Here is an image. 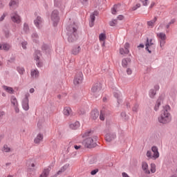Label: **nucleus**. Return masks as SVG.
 <instances>
[{"label": "nucleus", "instance_id": "obj_1", "mask_svg": "<svg viewBox=\"0 0 177 177\" xmlns=\"http://www.w3.org/2000/svg\"><path fill=\"white\" fill-rule=\"evenodd\" d=\"M82 138H85L82 142V145L86 149H93V147H96L97 144V136L93 134V132L91 131H87L82 134Z\"/></svg>", "mask_w": 177, "mask_h": 177}, {"label": "nucleus", "instance_id": "obj_2", "mask_svg": "<svg viewBox=\"0 0 177 177\" xmlns=\"http://www.w3.org/2000/svg\"><path fill=\"white\" fill-rule=\"evenodd\" d=\"M171 107L169 105L163 106V109L158 119L160 124H169V122H171L172 118L171 117V113H169Z\"/></svg>", "mask_w": 177, "mask_h": 177}, {"label": "nucleus", "instance_id": "obj_3", "mask_svg": "<svg viewBox=\"0 0 177 177\" xmlns=\"http://www.w3.org/2000/svg\"><path fill=\"white\" fill-rule=\"evenodd\" d=\"M102 84L100 83H95L93 84V87L91 88V92L95 97H97V96H100L102 94Z\"/></svg>", "mask_w": 177, "mask_h": 177}, {"label": "nucleus", "instance_id": "obj_4", "mask_svg": "<svg viewBox=\"0 0 177 177\" xmlns=\"http://www.w3.org/2000/svg\"><path fill=\"white\" fill-rule=\"evenodd\" d=\"M10 19L11 21L15 24H20L21 23V17L19 16L17 11H14L10 14Z\"/></svg>", "mask_w": 177, "mask_h": 177}, {"label": "nucleus", "instance_id": "obj_5", "mask_svg": "<svg viewBox=\"0 0 177 177\" xmlns=\"http://www.w3.org/2000/svg\"><path fill=\"white\" fill-rule=\"evenodd\" d=\"M28 97H30V94L26 93L25 95V97L22 100L21 102L22 109H24L25 111H28V110H30V105H28Z\"/></svg>", "mask_w": 177, "mask_h": 177}, {"label": "nucleus", "instance_id": "obj_6", "mask_svg": "<svg viewBox=\"0 0 177 177\" xmlns=\"http://www.w3.org/2000/svg\"><path fill=\"white\" fill-rule=\"evenodd\" d=\"M82 81H84V75L82 72H78L75 76L73 83L75 85H80V84H82Z\"/></svg>", "mask_w": 177, "mask_h": 177}, {"label": "nucleus", "instance_id": "obj_7", "mask_svg": "<svg viewBox=\"0 0 177 177\" xmlns=\"http://www.w3.org/2000/svg\"><path fill=\"white\" fill-rule=\"evenodd\" d=\"M157 37L159 38L160 46L162 48L165 45V39H167V35L165 33L160 32L157 33Z\"/></svg>", "mask_w": 177, "mask_h": 177}, {"label": "nucleus", "instance_id": "obj_8", "mask_svg": "<svg viewBox=\"0 0 177 177\" xmlns=\"http://www.w3.org/2000/svg\"><path fill=\"white\" fill-rule=\"evenodd\" d=\"M11 104L15 109V113H19L20 109H19V102H17V98L15 96H12L10 98Z\"/></svg>", "mask_w": 177, "mask_h": 177}, {"label": "nucleus", "instance_id": "obj_9", "mask_svg": "<svg viewBox=\"0 0 177 177\" xmlns=\"http://www.w3.org/2000/svg\"><path fill=\"white\" fill-rule=\"evenodd\" d=\"M153 49H154V42H153V39H149V38H147L146 44V50L149 52V53H151Z\"/></svg>", "mask_w": 177, "mask_h": 177}, {"label": "nucleus", "instance_id": "obj_10", "mask_svg": "<svg viewBox=\"0 0 177 177\" xmlns=\"http://www.w3.org/2000/svg\"><path fill=\"white\" fill-rule=\"evenodd\" d=\"M51 19L53 21V26H56L59 21V12L57 10L53 11Z\"/></svg>", "mask_w": 177, "mask_h": 177}, {"label": "nucleus", "instance_id": "obj_11", "mask_svg": "<svg viewBox=\"0 0 177 177\" xmlns=\"http://www.w3.org/2000/svg\"><path fill=\"white\" fill-rule=\"evenodd\" d=\"M77 31V29L75 28H72L71 32L73 34L70 35L68 38V42H74V41H77V37L74 32Z\"/></svg>", "mask_w": 177, "mask_h": 177}, {"label": "nucleus", "instance_id": "obj_12", "mask_svg": "<svg viewBox=\"0 0 177 177\" xmlns=\"http://www.w3.org/2000/svg\"><path fill=\"white\" fill-rule=\"evenodd\" d=\"M63 114L65 117H68L73 114V110L70 106H65L63 110Z\"/></svg>", "mask_w": 177, "mask_h": 177}, {"label": "nucleus", "instance_id": "obj_13", "mask_svg": "<svg viewBox=\"0 0 177 177\" xmlns=\"http://www.w3.org/2000/svg\"><path fill=\"white\" fill-rule=\"evenodd\" d=\"M151 151L153 153V159L156 160L160 157V153L158 152V148L157 147H151Z\"/></svg>", "mask_w": 177, "mask_h": 177}, {"label": "nucleus", "instance_id": "obj_14", "mask_svg": "<svg viewBox=\"0 0 177 177\" xmlns=\"http://www.w3.org/2000/svg\"><path fill=\"white\" fill-rule=\"evenodd\" d=\"M115 138H117V136L115 133H108L105 136L106 142H111V140H114Z\"/></svg>", "mask_w": 177, "mask_h": 177}, {"label": "nucleus", "instance_id": "obj_15", "mask_svg": "<svg viewBox=\"0 0 177 177\" xmlns=\"http://www.w3.org/2000/svg\"><path fill=\"white\" fill-rule=\"evenodd\" d=\"M99 118V111L94 109L91 113V118L92 120H97Z\"/></svg>", "mask_w": 177, "mask_h": 177}, {"label": "nucleus", "instance_id": "obj_16", "mask_svg": "<svg viewBox=\"0 0 177 177\" xmlns=\"http://www.w3.org/2000/svg\"><path fill=\"white\" fill-rule=\"evenodd\" d=\"M81 52V46H76L73 48L71 50V54L74 55L75 56H77Z\"/></svg>", "mask_w": 177, "mask_h": 177}, {"label": "nucleus", "instance_id": "obj_17", "mask_svg": "<svg viewBox=\"0 0 177 177\" xmlns=\"http://www.w3.org/2000/svg\"><path fill=\"white\" fill-rule=\"evenodd\" d=\"M42 140H44V135L42 133H39L35 138L34 142L36 145H39V142H42Z\"/></svg>", "mask_w": 177, "mask_h": 177}, {"label": "nucleus", "instance_id": "obj_18", "mask_svg": "<svg viewBox=\"0 0 177 177\" xmlns=\"http://www.w3.org/2000/svg\"><path fill=\"white\" fill-rule=\"evenodd\" d=\"M35 25L37 28H39L41 27V24H42V18L41 17L37 16V18L34 20Z\"/></svg>", "mask_w": 177, "mask_h": 177}, {"label": "nucleus", "instance_id": "obj_19", "mask_svg": "<svg viewBox=\"0 0 177 177\" xmlns=\"http://www.w3.org/2000/svg\"><path fill=\"white\" fill-rule=\"evenodd\" d=\"M9 6L12 9H16L19 6V1L17 0H11Z\"/></svg>", "mask_w": 177, "mask_h": 177}, {"label": "nucleus", "instance_id": "obj_20", "mask_svg": "<svg viewBox=\"0 0 177 177\" xmlns=\"http://www.w3.org/2000/svg\"><path fill=\"white\" fill-rule=\"evenodd\" d=\"M142 169L145 174H150V170L149 169V165L146 162H143L142 164Z\"/></svg>", "mask_w": 177, "mask_h": 177}, {"label": "nucleus", "instance_id": "obj_21", "mask_svg": "<svg viewBox=\"0 0 177 177\" xmlns=\"http://www.w3.org/2000/svg\"><path fill=\"white\" fill-rule=\"evenodd\" d=\"M129 63H131V59L129 58H124L122 60V66L124 68H127V67H128Z\"/></svg>", "mask_w": 177, "mask_h": 177}, {"label": "nucleus", "instance_id": "obj_22", "mask_svg": "<svg viewBox=\"0 0 177 177\" xmlns=\"http://www.w3.org/2000/svg\"><path fill=\"white\" fill-rule=\"evenodd\" d=\"M156 21H157V17H155L152 20L147 21V26L150 28H153L156 26Z\"/></svg>", "mask_w": 177, "mask_h": 177}, {"label": "nucleus", "instance_id": "obj_23", "mask_svg": "<svg viewBox=\"0 0 177 177\" xmlns=\"http://www.w3.org/2000/svg\"><path fill=\"white\" fill-rule=\"evenodd\" d=\"M30 75L31 77H32V78H38V77L39 76V72H38V70L37 69L32 70Z\"/></svg>", "mask_w": 177, "mask_h": 177}, {"label": "nucleus", "instance_id": "obj_24", "mask_svg": "<svg viewBox=\"0 0 177 177\" xmlns=\"http://www.w3.org/2000/svg\"><path fill=\"white\" fill-rule=\"evenodd\" d=\"M162 102V99L161 97L158 98L155 105L154 110L155 111H158V109H160V106H161V103Z\"/></svg>", "mask_w": 177, "mask_h": 177}, {"label": "nucleus", "instance_id": "obj_25", "mask_svg": "<svg viewBox=\"0 0 177 177\" xmlns=\"http://www.w3.org/2000/svg\"><path fill=\"white\" fill-rule=\"evenodd\" d=\"M10 49V45L8 44H0V50H9Z\"/></svg>", "mask_w": 177, "mask_h": 177}, {"label": "nucleus", "instance_id": "obj_26", "mask_svg": "<svg viewBox=\"0 0 177 177\" xmlns=\"http://www.w3.org/2000/svg\"><path fill=\"white\" fill-rule=\"evenodd\" d=\"M3 88L4 91H6V92H8V93H13V92H15L13 88L9 87L8 86H3Z\"/></svg>", "mask_w": 177, "mask_h": 177}, {"label": "nucleus", "instance_id": "obj_27", "mask_svg": "<svg viewBox=\"0 0 177 177\" xmlns=\"http://www.w3.org/2000/svg\"><path fill=\"white\" fill-rule=\"evenodd\" d=\"M49 172H50L49 169H44L39 177H48Z\"/></svg>", "mask_w": 177, "mask_h": 177}, {"label": "nucleus", "instance_id": "obj_28", "mask_svg": "<svg viewBox=\"0 0 177 177\" xmlns=\"http://www.w3.org/2000/svg\"><path fill=\"white\" fill-rule=\"evenodd\" d=\"M120 5H115L113 8L111 9L112 15H116L117 12H118V9H120Z\"/></svg>", "mask_w": 177, "mask_h": 177}, {"label": "nucleus", "instance_id": "obj_29", "mask_svg": "<svg viewBox=\"0 0 177 177\" xmlns=\"http://www.w3.org/2000/svg\"><path fill=\"white\" fill-rule=\"evenodd\" d=\"M79 127H80V122H75L73 124H71L70 125V127L72 129H78Z\"/></svg>", "mask_w": 177, "mask_h": 177}, {"label": "nucleus", "instance_id": "obj_30", "mask_svg": "<svg viewBox=\"0 0 177 177\" xmlns=\"http://www.w3.org/2000/svg\"><path fill=\"white\" fill-rule=\"evenodd\" d=\"M52 46L50 45L44 44L43 45L41 49L42 50H44V52H49Z\"/></svg>", "mask_w": 177, "mask_h": 177}, {"label": "nucleus", "instance_id": "obj_31", "mask_svg": "<svg viewBox=\"0 0 177 177\" xmlns=\"http://www.w3.org/2000/svg\"><path fill=\"white\" fill-rule=\"evenodd\" d=\"M156 90L154 89H151L149 91V97H151V99H153L154 96H156Z\"/></svg>", "mask_w": 177, "mask_h": 177}, {"label": "nucleus", "instance_id": "obj_32", "mask_svg": "<svg viewBox=\"0 0 177 177\" xmlns=\"http://www.w3.org/2000/svg\"><path fill=\"white\" fill-rule=\"evenodd\" d=\"M99 40H100V42H104V41H106V34L101 33L99 35Z\"/></svg>", "mask_w": 177, "mask_h": 177}, {"label": "nucleus", "instance_id": "obj_33", "mask_svg": "<svg viewBox=\"0 0 177 177\" xmlns=\"http://www.w3.org/2000/svg\"><path fill=\"white\" fill-rule=\"evenodd\" d=\"M120 55H128L129 53V49H126L125 48H120Z\"/></svg>", "mask_w": 177, "mask_h": 177}, {"label": "nucleus", "instance_id": "obj_34", "mask_svg": "<svg viewBox=\"0 0 177 177\" xmlns=\"http://www.w3.org/2000/svg\"><path fill=\"white\" fill-rule=\"evenodd\" d=\"M150 173L154 174L156 172V164L151 163V168H150Z\"/></svg>", "mask_w": 177, "mask_h": 177}, {"label": "nucleus", "instance_id": "obj_35", "mask_svg": "<svg viewBox=\"0 0 177 177\" xmlns=\"http://www.w3.org/2000/svg\"><path fill=\"white\" fill-rule=\"evenodd\" d=\"M2 151L4 153H9V151H10V148L8 147V145H4L2 149Z\"/></svg>", "mask_w": 177, "mask_h": 177}, {"label": "nucleus", "instance_id": "obj_36", "mask_svg": "<svg viewBox=\"0 0 177 177\" xmlns=\"http://www.w3.org/2000/svg\"><path fill=\"white\" fill-rule=\"evenodd\" d=\"M66 171V167H62L57 172V174L55 175V176H57V175H60L62 172H64Z\"/></svg>", "mask_w": 177, "mask_h": 177}, {"label": "nucleus", "instance_id": "obj_37", "mask_svg": "<svg viewBox=\"0 0 177 177\" xmlns=\"http://www.w3.org/2000/svg\"><path fill=\"white\" fill-rule=\"evenodd\" d=\"M95 15H97V12H94L93 14L91 15L90 18H91V21H95L96 17L95 16Z\"/></svg>", "mask_w": 177, "mask_h": 177}, {"label": "nucleus", "instance_id": "obj_38", "mask_svg": "<svg viewBox=\"0 0 177 177\" xmlns=\"http://www.w3.org/2000/svg\"><path fill=\"white\" fill-rule=\"evenodd\" d=\"M104 111H101L100 112V120H101V121H104Z\"/></svg>", "mask_w": 177, "mask_h": 177}, {"label": "nucleus", "instance_id": "obj_39", "mask_svg": "<svg viewBox=\"0 0 177 177\" xmlns=\"http://www.w3.org/2000/svg\"><path fill=\"white\" fill-rule=\"evenodd\" d=\"M140 2H141L143 6H147L149 5V0H140Z\"/></svg>", "mask_w": 177, "mask_h": 177}, {"label": "nucleus", "instance_id": "obj_40", "mask_svg": "<svg viewBox=\"0 0 177 177\" xmlns=\"http://www.w3.org/2000/svg\"><path fill=\"white\" fill-rule=\"evenodd\" d=\"M117 24V20L116 19H113V21L109 22V25L111 27H114V26H115Z\"/></svg>", "mask_w": 177, "mask_h": 177}, {"label": "nucleus", "instance_id": "obj_41", "mask_svg": "<svg viewBox=\"0 0 177 177\" xmlns=\"http://www.w3.org/2000/svg\"><path fill=\"white\" fill-rule=\"evenodd\" d=\"M147 157H148V158H154V157H153V155H151V151H148L147 152Z\"/></svg>", "mask_w": 177, "mask_h": 177}, {"label": "nucleus", "instance_id": "obj_42", "mask_svg": "<svg viewBox=\"0 0 177 177\" xmlns=\"http://www.w3.org/2000/svg\"><path fill=\"white\" fill-rule=\"evenodd\" d=\"M138 109H139V105L138 104H135L132 109L133 111L136 112L138 111Z\"/></svg>", "mask_w": 177, "mask_h": 177}, {"label": "nucleus", "instance_id": "obj_43", "mask_svg": "<svg viewBox=\"0 0 177 177\" xmlns=\"http://www.w3.org/2000/svg\"><path fill=\"white\" fill-rule=\"evenodd\" d=\"M17 71L20 74H24V68H17Z\"/></svg>", "mask_w": 177, "mask_h": 177}, {"label": "nucleus", "instance_id": "obj_44", "mask_svg": "<svg viewBox=\"0 0 177 177\" xmlns=\"http://www.w3.org/2000/svg\"><path fill=\"white\" fill-rule=\"evenodd\" d=\"M97 172H99V169H96L91 171V175H96V174H97Z\"/></svg>", "mask_w": 177, "mask_h": 177}, {"label": "nucleus", "instance_id": "obj_45", "mask_svg": "<svg viewBox=\"0 0 177 177\" xmlns=\"http://www.w3.org/2000/svg\"><path fill=\"white\" fill-rule=\"evenodd\" d=\"M114 96H115V97H116L117 99H120V97H121V94H120V93H114Z\"/></svg>", "mask_w": 177, "mask_h": 177}, {"label": "nucleus", "instance_id": "obj_46", "mask_svg": "<svg viewBox=\"0 0 177 177\" xmlns=\"http://www.w3.org/2000/svg\"><path fill=\"white\" fill-rule=\"evenodd\" d=\"M159 89H160V85H158V84H156L155 86H154V91H156V92H157V91H159Z\"/></svg>", "mask_w": 177, "mask_h": 177}, {"label": "nucleus", "instance_id": "obj_47", "mask_svg": "<svg viewBox=\"0 0 177 177\" xmlns=\"http://www.w3.org/2000/svg\"><path fill=\"white\" fill-rule=\"evenodd\" d=\"M21 45H22V48H24V49H26V46H27V41H24V42H22L21 43Z\"/></svg>", "mask_w": 177, "mask_h": 177}, {"label": "nucleus", "instance_id": "obj_48", "mask_svg": "<svg viewBox=\"0 0 177 177\" xmlns=\"http://www.w3.org/2000/svg\"><path fill=\"white\" fill-rule=\"evenodd\" d=\"M127 73L128 74V75H131V74H132V70L131 68H127Z\"/></svg>", "mask_w": 177, "mask_h": 177}, {"label": "nucleus", "instance_id": "obj_49", "mask_svg": "<svg viewBox=\"0 0 177 177\" xmlns=\"http://www.w3.org/2000/svg\"><path fill=\"white\" fill-rule=\"evenodd\" d=\"M3 115H5V112L1 111L0 112V120H2V118H3Z\"/></svg>", "mask_w": 177, "mask_h": 177}, {"label": "nucleus", "instance_id": "obj_50", "mask_svg": "<svg viewBox=\"0 0 177 177\" xmlns=\"http://www.w3.org/2000/svg\"><path fill=\"white\" fill-rule=\"evenodd\" d=\"M5 17H6V15L3 14V15L0 17V21H3V20H5Z\"/></svg>", "mask_w": 177, "mask_h": 177}, {"label": "nucleus", "instance_id": "obj_51", "mask_svg": "<svg viewBox=\"0 0 177 177\" xmlns=\"http://www.w3.org/2000/svg\"><path fill=\"white\" fill-rule=\"evenodd\" d=\"M94 25H95V21H90L89 26L90 27H93Z\"/></svg>", "mask_w": 177, "mask_h": 177}, {"label": "nucleus", "instance_id": "obj_52", "mask_svg": "<svg viewBox=\"0 0 177 177\" xmlns=\"http://www.w3.org/2000/svg\"><path fill=\"white\" fill-rule=\"evenodd\" d=\"M124 49L127 50V49H129V43H126L124 44Z\"/></svg>", "mask_w": 177, "mask_h": 177}, {"label": "nucleus", "instance_id": "obj_53", "mask_svg": "<svg viewBox=\"0 0 177 177\" xmlns=\"http://www.w3.org/2000/svg\"><path fill=\"white\" fill-rule=\"evenodd\" d=\"M140 6V3L136 4V7L133 8V10H136V9H138V8H139Z\"/></svg>", "mask_w": 177, "mask_h": 177}, {"label": "nucleus", "instance_id": "obj_54", "mask_svg": "<svg viewBox=\"0 0 177 177\" xmlns=\"http://www.w3.org/2000/svg\"><path fill=\"white\" fill-rule=\"evenodd\" d=\"M81 147V145H75L74 148L75 149V150H80V148Z\"/></svg>", "mask_w": 177, "mask_h": 177}, {"label": "nucleus", "instance_id": "obj_55", "mask_svg": "<svg viewBox=\"0 0 177 177\" xmlns=\"http://www.w3.org/2000/svg\"><path fill=\"white\" fill-rule=\"evenodd\" d=\"M122 177H129V176L128 175V174H127V173H125V172H123V173L122 174Z\"/></svg>", "mask_w": 177, "mask_h": 177}, {"label": "nucleus", "instance_id": "obj_56", "mask_svg": "<svg viewBox=\"0 0 177 177\" xmlns=\"http://www.w3.org/2000/svg\"><path fill=\"white\" fill-rule=\"evenodd\" d=\"M118 20H123V19H124V16H122V15H119V16L118 17Z\"/></svg>", "mask_w": 177, "mask_h": 177}, {"label": "nucleus", "instance_id": "obj_57", "mask_svg": "<svg viewBox=\"0 0 177 177\" xmlns=\"http://www.w3.org/2000/svg\"><path fill=\"white\" fill-rule=\"evenodd\" d=\"M32 38H38V35H37V33H34V34L32 35Z\"/></svg>", "mask_w": 177, "mask_h": 177}, {"label": "nucleus", "instance_id": "obj_58", "mask_svg": "<svg viewBox=\"0 0 177 177\" xmlns=\"http://www.w3.org/2000/svg\"><path fill=\"white\" fill-rule=\"evenodd\" d=\"M35 91V90L34 89V88L30 89V93H34Z\"/></svg>", "mask_w": 177, "mask_h": 177}, {"label": "nucleus", "instance_id": "obj_59", "mask_svg": "<svg viewBox=\"0 0 177 177\" xmlns=\"http://www.w3.org/2000/svg\"><path fill=\"white\" fill-rule=\"evenodd\" d=\"M154 5H156V3H151V6H149V8H153V6H154Z\"/></svg>", "mask_w": 177, "mask_h": 177}, {"label": "nucleus", "instance_id": "obj_60", "mask_svg": "<svg viewBox=\"0 0 177 177\" xmlns=\"http://www.w3.org/2000/svg\"><path fill=\"white\" fill-rule=\"evenodd\" d=\"M81 2H82V3H85V2H88V0H80Z\"/></svg>", "mask_w": 177, "mask_h": 177}, {"label": "nucleus", "instance_id": "obj_61", "mask_svg": "<svg viewBox=\"0 0 177 177\" xmlns=\"http://www.w3.org/2000/svg\"><path fill=\"white\" fill-rule=\"evenodd\" d=\"M140 48H145V45H143V44H140Z\"/></svg>", "mask_w": 177, "mask_h": 177}, {"label": "nucleus", "instance_id": "obj_62", "mask_svg": "<svg viewBox=\"0 0 177 177\" xmlns=\"http://www.w3.org/2000/svg\"><path fill=\"white\" fill-rule=\"evenodd\" d=\"M31 167H32V168H34V167H35V164L32 163V164H31Z\"/></svg>", "mask_w": 177, "mask_h": 177}, {"label": "nucleus", "instance_id": "obj_63", "mask_svg": "<svg viewBox=\"0 0 177 177\" xmlns=\"http://www.w3.org/2000/svg\"><path fill=\"white\" fill-rule=\"evenodd\" d=\"M35 60H39V57H35Z\"/></svg>", "mask_w": 177, "mask_h": 177}, {"label": "nucleus", "instance_id": "obj_64", "mask_svg": "<svg viewBox=\"0 0 177 177\" xmlns=\"http://www.w3.org/2000/svg\"><path fill=\"white\" fill-rule=\"evenodd\" d=\"M105 42L104 41H103V43H102V46H104V45H105Z\"/></svg>", "mask_w": 177, "mask_h": 177}]
</instances>
